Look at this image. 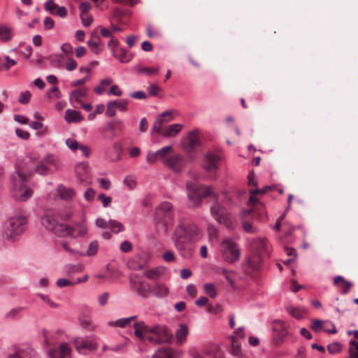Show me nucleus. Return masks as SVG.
Masks as SVG:
<instances>
[{
    "instance_id": "1",
    "label": "nucleus",
    "mask_w": 358,
    "mask_h": 358,
    "mask_svg": "<svg viewBox=\"0 0 358 358\" xmlns=\"http://www.w3.org/2000/svg\"><path fill=\"white\" fill-rule=\"evenodd\" d=\"M60 166L58 157L53 154H48L39 164L32 168L19 167L11 176L13 197L17 201H27L33 194V191L25 185L28 176L34 172L41 176L52 174L58 171Z\"/></svg>"
},
{
    "instance_id": "2",
    "label": "nucleus",
    "mask_w": 358,
    "mask_h": 358,
    "mask_svg": "<svg viewBox=\"0 0 358 358\" xmlns=\"http://www.w3.org/2000/svg\"><path fill=\"white\" fill-rule=\"evenodd\" d=\"M186 189L189 205L192 208H196L201 203L203 198L213 195L215 199L214 204L210 207V212L214 219L219 223L223 224L229 229H233L235 227L234 219L227 211L226 208L221 204V199L215 194L210 187L196 185L192 182L186 183Z\"/></svg>"
},
{
    "instance_id": "3",
    "label": "nucleus",
    "mask_w": 358,
    "mask_h": 358,
    "mask_svg": "<svg viewBox=\"0 0 358 358\" xmlns=\"http://www.w3.org/2000/svg\"><path fill=\"white\" fill-rule=\"evenodd\" d=\"M201 236V232L197 225L185 219H180L173 229L171 238L177 250L182 256H185L186 246L189 243L197 241Z\"/></svg>"
},
{
    "instance_id": "4",
    "label": "nucleus",
    "mask_w": 358,
    "mask_h": 358,
    "mask_svg": "<svg viewBox=\"0 0 358 358\" xmlns=\"http://www.w3.org/2000/svg\"><path fill=\"white\" fill-rule=\"evenodd\" d=\"M135 335L142 341H148L152 343L169 342L171 336L167 329L162 326L149 327L144 322L134 324Z\"/></svg>"
},
{
    "instance_id": "5",
    "label": "nucleus",
    "mask_w": 358,
    "mask_h": 358,
    "mask_svg": "<svg viewBox=\"0 0 358 358\" xmlns=\"http://www.w3.org/2000/svg\"><path fill=\"white\" fill-rule=\"evenodd\" d=\"M173 205L168 201L161 203L156 208L154 214V224L156 233L166 235L169 228L173 225Z\"/></svg>"
},
{
    "instance_id": "6",
    "label": "nucleus",
    "mask_w": 358,
    "mask_h": 358,
    "mask_svg": "<svg viewBox=\"0 0 358 358\" xmlns=\"http://www.w3.org/2000/svg\"><path fill=\"white\" fill-rule=\"evenodd\" d=\"M27 219L22 213H16L9 217L4 224L2 234L3 238L10 243H15L20 239L25 231Z\"/></svg>"
},
{
    "instance_id": "7",
    "label": "nucleus",
    "mask_w": 358,
    "mask_h": 358,
    "mask_svg": "<svg viewBox=\"0 0 358 358\" xmlns=\"http://www.w3.org/2000/svg\"><path fill=\"white\" fill-rule=\"evenodd\" d=\"M252 255L248 259V266L253 270L259 269L265 257L269 256L270 246L264 238L254 239L250 243Z\"/></svg>"
},
{
    "instance_id": "8",
    "label": "nucleus",
    "mask_w": 358,
    "mask_h": 358,
    "mask_svg": "<svg viewBox=\"0 0 358 358\" xmlns=\"http://www.w3.org/2000/svg\"><path fill=\"white\" fill-rule=\"evenodd\" d=\"M55 336L54 335H48L44 333V342L45 345L50 349L48 350L50 358H71V348L67 343H61L57 346L55 345Z\"/></svg>"
},
{
    "instance_id": "9",
    "label": "nucleus",
    "mask_w": 358,
    "mask_h": 358,
    "mask_svg": "<svg viewBox=\"0 0 358 358\" xmlns=\"http://www.w3.org/2000/svg\"><path fill=\"white\" fill-rule=\"evenodd\" d=\"M76 351L81 355H86L88 352L96 350L98 344L93 336L76 337L73 340Z\"/></svg>"
},
{
    "instance_id": "10",
    "label": "nucleus",
    "mask_w": 358,
    "mask_h": 358,
    "mask_svg": "<svg viewBox=\"0 0 358 358\" xmlns=\"http://www.w3.org/2000/svg\"><path fill=\"white\" fill-rule=\"evenodd\" d=\"M222 256L224 261L228 262H236L241 255L237 245L231 239H225L222 244Z\"/></svg>"
},
{
    "instance_id": "11",
    "label": "nucleus",
    "mask_w": 358,
    "mask_h": 358,
    "mask_svg": "<svg viewBox=\"0 0 358 358\" xmlns=\"http://www.w3.org/2000/svg\"><path fill=\"white\" fill-rule=\"evenodd\" d=\"M41 223L48 230L62 236L65 225L59 222L50 213L42 217Z\"/></svg>"
},
{
    "instance_id": "12",
    "label": "nucleus",
    "mask_w": 358,
    "mask_h": 358,
    "mask_svg": "<svg viewBox=\"0 0 358 358\" xmlns=\"http://www.w3.org/2000/svg\"><path fill=\"white\" fill-rule=\"evenodd\" d=\"M131 289L138 296L146 299L151 293L152 286L145 280H141L136 276L130 278Z\"/></svg>"
},
{
    "instance_id": "13",
    "label": "nucleus",
    "mask_w": 358,
    "mask_h": 358,
    "mask_svg": "<svg viewBox=\"0 0 358 358\" xmlns=\"http://www.w3.org/2000/svg\"><path fill=\"white\" fill-rule=\"evenodd\" d=\"M87 227L85 223H75L72 226L65 225L62 236L85 237L87 234Z\"/></svg>"
},
{
    "instance_id": "14",
    "label": "nucleus",
    "mask_w": 358,
    "mask_h": 358,
    "mask_svg": "<svg viewBox=\"0 0 358 358\" xmlns=\"http://www.w3.org/2000/svg\"><path fill=\"white\" fill-rule=\"evenodd\" d=\"M201 145L199 131H189L182 143L183 149L188 153L194 152Z\"/></svg>"
},
{
    "instance_id": "15",
    "label": "nucleus",
    "mask_w": 358,
    "mask_h": 358,
    "mask_svg": "<svg viewBox=\"0 0 358 358\" xmlns=\"http://www.w3.org/2000/svg\"><path fill=\"white\" fill-rule=\"evenodd\" d=\"M248 203L251 206V209L245 211L244 213L245 215L250 216L256 220H262L266 217V211L262 203L257 200L254 202L249 201Z\"/></svg>"
},
{
    "instance_id": "16",
    "label": "nucleus",
    "mask_w": 358,
    "mask_h": 358,
    "mask_svg": "<svg viewBox=\"0 0 358 358\" xmlns=\"http://www.w3.org/2000/svg\"><path fill=\"white\" fill-rule=\"evenodd\" d=\"M220 157L219 155L209 152L203 158L202 167L210 173H214L219 169Z\"/></svg>"
},
{
    "instance_id": "17",
    "label": "nucleus",
    "mask_w": 358,
    "mask_h": 358,
    "mask_svg": "<svg viewBox=\"0 0 358 358\" xmlns=\"http://www.w3.org/2000/svg\"><path fill=\"white\" fill-rule=\"evenodd\" d=\"M173 110H166L158 115L152 128V134H154L157 131H161L164 128L163 125L173 119Z\"/></svg>"
},
{
    "instance_id": "18",
    "label": "nucleus",
    "mask_w": 358,
    "mask_h": 358,
    "mask_svg": "<svg viewBox=\"0 0 358 358\" xmlns=\"http://www.w3.org/2000/svg\"><path fill=\"white\" fill-rule=\"evenodd\" d=\"M248 185L250 187L249 192L250 193V201L254 202L255 200H257L255 198V196L257 194H266L271 187L269 186H265L263 189H260L258 188H256L257 187V181L255 178V174L253 173H251L248 176Z\"/></svg>"
},
{
    "instance_id": "19",
    "label": "nucleus",
    "mask_w": 358,
    "mask_h": 358,
    "mask_svg": "<svg viewBox=\"0 0 358 358\" xmlns=\"http://www.w3.org/2000/svg\"><path fill=\"white\" fill-rule=\"evenodd\" d=\"M193 358H223V354L216 346H210L194 352Z\"/></svg>"
},
{
    "instance_id": "20",
    "label": "nucleus",
    "mask_w": 358,
    "mask_h": 358,
    "mask_svg": "<svg viewBox=\"0 0 358 358\" xmlns=\"http://www.w3.org/2000/svg\"><path fill=\"white\" fill-rule=\"evenodd\" d=\"M273 330L275 333V343L277 345L282 342L283 338L287 335V324L281 320H275L273 322Z\"/></svg>"
},
{
    "instance_id": "21",
    "label": "nucleus",
    "mask_w": 358,
    "mask_h": 358,
    "mask_svg": "<svg viewBox=\"0 0 358 358\" xmlns=\"http://www.w3.org/2000/svg\"><path fill=\"white\" fill-rule=\"evenodd\" d=\"M164 164L176 173L181 171L182 166V157L178 154H171L164 162Z\"/></svg>"
},
{
    "instance_id": "22",
    "label": "nucleus",
    "mask_w": 358,
    "mask_h": 358,
    "mask_svg": "<svg viewBox=\"0 0 358 358\" xmlns=\"http://www.w3.org/2000/svg\"><path fill=\"white\" fill-rule=\"evenodd\" d=\"M183 126L180 124H173L163 128L161 131H157V134H160L164 137H173L176 136L182 129Z\"/></svg>"
},
{
    "instance_id": "23",
    "label": "nucleus",
    "mask_w": 358,
    "mask_h": 358,
    "mask_svg": "<svg viewBox=\"0 0 358 358\" xmlns=\"http://www.w3.org/2000/svg\"><path fill=\"white\" fill-rule=\"evenodd\" d=\"M77 177L81 182H90L89 169L87 163H80L76 167Z\"/></svg>"
},
{
    "instance_id": "24",
    "label": "nucleus",
    "mask_w": 358,
    "mask_h": 358,
    "mask_svg": "<svg viewBox=\"0 0 358 358\" xmlns=\"http://www.w3.org/2000/svg\"><path fill=\"white\" fill-rule=\"evenodd\" d=\"M151 293L156 297L164 298L168 296L169 289L164 283L155 282L152 286Z\"/></svg>"
},
{
    "instance_id": "25",
    "label": "nucleus",
    "mask_w": 358,
    "mask_h": 358,
    "mask_svg": "<svg viewBox=\"0 0 358 358\" xmlns=\"http://www.w3.org/2000/svg\"><path fill=\"white\" fill-rule=\"evenodd\" d=\"M113 55L122 63H127L133 58V55L123 48L113 50Z\"/></svg>"
},
{
    "instance_id": "26",
    "label": "nucleus",
    "mask_w": 358,
    "mask_h": 358,
    "mask_svg": "<svg viewBox=\"0 0 358 358\" xmlns=\"http://www.w3.org/2000/svg\"><path fill=\"white\" fill-rule=\"evenodd\" d=\"M180 353L169 348H163L155 352L153 358H178Z\"/></svg>"
},
{
    "instance_id": "27",
    "label": "nucleus",
    "mask_w": 358,
    "mask_h": 358,
    "mask_svg": "<svg viewBox=\"0 0 358 358\" xmlns=\"http://www.w3.org/2000/svg\"><path fill=\"white\" fill-rule=\"evenodd\" d=\"M88 89L87 87H80L78 90H73L70 94V101L71 103H76L81 104V99L85 97L87 94Z\"/></svg>"
},
{
    "instance_id": "28",
    "label": "nucleus",
    "mask_w": 358,
    "mask_h": 358,
    "mask_svg": "<svg viewBox=\"0 0 358 358\" xmlns=\"http://www.w3.org/2000/svg\"><path fill=\"white\" fill-rule=\"evenodd\" d=\"M65 120L68 122H80L83 120V117L78 110L67 109L65 113Z\"/></svg>"
},
{
    "instance_id": "29",
    "label": "nucleus",
    "mask_w": 358,
    "mask_h": 358,
    "mask_svg": "<svg viewBox=\"0 0 358 358\" xmlns=\"http://www.w3.org/2000/svg\"><path fill=\"white\" fill-rule=\"evenodd\" d=\"M334 283L336 286H341L343 287V290L341 292L343 294H346L348 293L352 287V283L345 280L342 276L335 277L334 279Z\"/></svg>"
},
{
    "instance_id": "30",
    "label": "nucleus",
    "mask_w": 358,
    "mask_h": 358,
    "mask_svg": "<svg viewBox=\"0 0 358 358\" xmlns=\"http://www.w3.org/2000/svg\"><path fill=\"white\" fill-rule=\"evenodd\" d=\"M57 192L59 194L61 199L65 200L73 198L75 194V192L73 189L66 187L63 185H59L57 187Z\"/></svg>"
},
{
    "instance_id": "31",
    "label": "nucleus",
    "mask_w": 358,
    "mask_h": 358,
    "mask_svg": "<svg viewBox=\"0 0 358 358\" xmlns=\"http://www.w3.org/2000/svg\"><path fill=\"white\" fill-rule=\"evenodd\" d=\"M12 38L13 29L3 24H0V39L3 41H9Z\"/></svg>"
},
{
    "instance_id": "32",
    "label": "nucleus",
    "mask_w": 358,
    "mask_h": 358,
    "mask_svg": "<svg viewBox=\"0 0 358 358\" xmlns=\"http://www.w3.org/2000/svg\"><path fill=\"white\" fill-rule=\"evenodd\" d=\"M136 69L138 74L145 75V76H152L157 75L159 72V67H147L141 65H138L136 66Z\"/></svg>"
},
{
    "instance_id": "33",
    "label": "nucleus",
    "mask_w": 358,
    "mask_h": 358,
    "mask_svg": "<svg viewBox=\"0 0 358 358\" xmlns=\"http://www.w3.org/2000/svg\"><path fill=\"white\" fill-rule=\"evenodd\" d=\"M165 269L163 267H157L147 270L145 275L147 278L152 280H157L164 274Z\"/></svg>"
},
{
    "instance_id": "34",
    "label": "nucleus",
    "mask_w": 358,
    "mask_h": 358,
    "mask_svg": "<svg viewBox=\"0 0 358 358\" xmlns=\"http://www.w3.org/2000/svg\"><path fill=\"white\" fill-rule=\"evenodd\" d=\"M157 152L159 160H161L164 164L166 159L169 158V156L173 153V150L171 145H168L163 147L162 148L158 150Z\"/></svg>"
},
{
    "instance_id": "35",
    "label": "nucleus",
    "mask_w": 358,
    "mask_h": 358,
    "mask_svg": "<svg viewBox=\"0 0 358 358\" xmlns=\"http://www.w3.org/2000/svg\"><path fill=\"white\" fill-rule=\"evenodd\" d=\"M187 334V327L185 324H181L176 333L178 343L182 345L185 341Z\"/></svg>"
},
{
    "instance_id": "36",
    "label": "nucleus",
    "mask_w": 358,
    "mask_h": 358,
    "mask_svg": "<svg viewBox=\"0 0 358 358\" xmlns=\"http://www.w3.org/2000/svg\"><path fill=\"white\" fill-rule=\"evenodd\" d=\"M85 268V266L82 264H69L65 267V272L66 275H73L77 273L82 272Z\"/></svg>"
},
{
    "instance_id": "37",
    "label": "nucleus",
    "mask_w": 358,
    "mask_h": 358,
    "mask_svg": "<svg viewBox=\"0 0 358 358\" xmlns=\"http://www.w3.org/2000/svg\"><path fill=\"white\" fill-rule=\"evenodd\" d=\"M79 320L80 324L82 328L89 331H94L96 330V326L93 323V322L90 319L80 317Z\"/></svg>"
},
{
    "instance_id": "38",
    "label": "nucleus",
    "mask_w": 358,
    "mask_h": 358,
    "mask_svg": "<svg viewBox=\"0 0 358 358\" xmlns=\"http://www.w3.org/2000/svg\"><path fill=\"white\" fill-rule=\"evenodd\" d=\"M287 310L292 316L296 319L302 318L306 314L305 310L294 306L287 307Z\"/></svg>"
},
{
    "instance_id": "39",
    "label": "nucleus",
    "mask_w": 358,
    "mask_h": 358,
    "mask_svg": "<svg viewBox=\"0 0 358 358\" xmlns=\"http://www.w3.org/2000/svg\"><path fill=\"white\" fill-rule=\"evenodd\" d=\"M135 318L134 316L127 317V318H122L116 320L115 322L110 321L108 323V325L110 327H124L127 326L129 322L133 320Z\"/></svg>"
},
{
    "instance_id": "40",
    "label": "nucleus",
    "mask_w": 358,
    "mask_h": 358,
    "mask_svg": "<svg viewBox=\"0 0 358 358\" xmlns=\"http://www.w3.org/2000/svg\"><path fill=\"white\" fill-rule=\"evenodd\" d=\"M99 250V243L97 241H92L89 245H88V248H87V250L86 251V253L84 254H81L82 255H86L87 257H92V256H94L97 251Z\"/></svg>"
},
{
    "instance_id": "41",
    "label": "nucleus",
    "mask_w": 358,
    "mask_h": 358,
    "mask_svg": "<svg viewBox=\"0 0 358 358\" xmlns=\"http://www.w3.org/2000/svg\"><path fill=\"white\" fill-rule=\"evenodd\" d=\"M113 80L111 78H106L101 80L99 85L96 86L94 91L96 94H101L105 90V87L110 85Z\"/></svg>"
},
{
    "instance_id": "42",
    "label": "nucleus",
    "mask_w": 358,
    "mask_h": 358,
    "mask_svg": "<svg viewBox=\"0 0 358 358\" xmlns=\"http://www.w3.org/2000/svg\"><path fill=\"white\" fill-rule=\"evenodd\" d=\"M348 352L350 358H358V341L355 340L350 341Z\"/></svg>"
},
{
    "instance_id": "43",
    "label": "nucleus",
    "mask_w": 358,
    "mask_h": 358,
    "mask_svg": "<svg viewBox=\"0 0 358 358\" xmlns=\"http://www.w3.org/2000/svg\"><path fill=\"white\" fill-rule=\"evenodd\" d=\"M203 291L210 297L214 299L217 296V290L215 286L212 283H206L203 286Z\"/></svg>"
},
{
    "instance_id": "44",
    "label": "nucleus",
    "mask_w": 358,
    "mask_h": 358,
    "mask_svg": "<svg viewBox=\"0 0 358 358\" xmlns=\"http://www.w3.org/2000/svg\"><path fill=\"white\" fill-rule=\"evenodd\" d=\"M108 224H109V227H110V230L113 232L116 233V234L119 233L124 229V227L122 224V223H120L116 220H109Z\"/></svg>"
},
{
    "instance_id": "45",
    "label": "nucleus",
    "mask_w": 358,
    "mask_h": 358,
    "mask_svg": "<svg viewBox=\"0 0 358 358\" xmlns=\"http://www.w3.org/2000/svg\"><path fill=\"white\" fill-rule=\"evenodd\" d=\"M87 43L91 50L96 55L101 52L104 47L103 45H99L96 42H94L92 39H90Z\"/></svg>"
},
{
    "instance_id": "46",
    "label": "nucleus",
    "mask_w": 358,
    "mask_h": 358,
    "mask_svg": "<svg viewBox=\"0 0 358 358\" xmlns=\"http://www.w3.org/2000/svg\"><path fill=\"white\" fill-rule=\"evenodd\" d=\"M61 50H62V52L64 53V57H66L67 58L72 57L73 54V46L70 43H64L61 46Z\"/></svg>"
},
{
    "instance_id": "47",
    "label": "nucleus",
    "mask_w": 358,
    "mask_h": 358,
    "mask_svg": "<svg viewBox=\"0 0 358 358\" xmlns=\"http://www.w3.org/2000/svg\"><path fill=\"white\" fill-rule=\"evenodd\" d=\"M21 358H36L37 352L32 348L25 349L18 352Z\"/></svg>"
},
{
    "instance_id": "48",
    "label": "nucleus",
    "mask_w": 358,
    "mask_h": 358,
    "mask_svg": "<svg viewBox=\"0 0 358 358\" xmlns=\"http://www.w3.org/2000/svg\"><path fill=\"white\" fill-rule=\"evenodd\" d=\"M82 23L85 27H90L92 24L93 17L90 13H80Z\"/></svg>"
},
{
    "instance_id": "49",
    "label": "nucleus",
    "mask_w": 358,
    "mask_h": 358,
    "mask_svg": "<svg viewBox=\"0 0 358 358\" xmlns=\"http://www.w3.org/2000/svg\"><path fill=\"white\" fill-rule=\"evenodd\" d=\"M115 102L113 101H109L107 104L106 115L108 117H113L116 113Z\"/></svg>"
},
{
    "instance_id": "50",
    "label": "nucleus",
    "mask_w": 358,
    "mask_h": 358,
    "mask_svg": "<svg viewBox=\"0 0 358 358\" xmlns=\"http://www.w3.org/2000/svg\"><path fill=\"white\" fill-rule=\"evenodd\" d=\"M66 145L70 150L75 152L78 150L80 144L76 140L69 138L66 140Z\"/></svg>"
},
{
    "instance_id": "51",
    "label": "nucleus",
    "mask_w": 358,
    "mask_h": 358,
    "mask_svg": "<svg viewBox=\"0 0 358 358\" xmlns=\"http://www.w3.org/2000/svg\"><path fill=\"white\" fill-rule=\"evenodd\" d=\"M38 296L47 304L49 305L50 308H57L59 307V304L52 301L48 295L38 294Z\"/></svg>"
},
{
    "instance_id": "52",
    "label": "nucleus",
    "mask_w": 358,
    "mask_h": 358,
    "mask_svg": "<svg viewBox=\"0 0 358 358\" xmlns=\"http://www.w3.org/2000/svg\"><path fill=\"white\" fill-rule=\"evenodd\" d=\"M342 349V345L340 343H334L327 346V350L330 354H335L340 352Z\"/></svg>"
},
{
    "instance_id": "53",
    "label": "nucleus",
    "mask_w": 358,
    "mask_h": 358,
    "mask_svg": "<svg viewBox=\"0 0 358 358\" xmlns=\"http://www.w3.org/2000/svg\"><path fill=\"white\" fill-rule=\"evenodd\" d=\"M64 60V56L63 55H56L52 58V63L58 68H62L63 66Z\"/></svg>"
},
{
    "instance_id": "54",
    "label": "nucleus",
    "mask_w": 358,
    "mask_h": 358,
    "mask_svg": "<svg viewBox=\"0 0 358 358\" xmlns=\"http://www.w3.org/2000/svg\"><path fill=\"white\" fill-rule=\"evenodd\" d=\"M78 66L77 62L73 59L72 57L67 58V61L66 62L65 69L69 71H72L75 70Z\"/></svg>"
},
{
    "instance_id": "55",
    "label": "nucleus",
    "mask_w": 358,
    "mask_h": 358,
    "mask_svg": "<svg viewBox=\"0 0 358 358\" xmlns=\"http://www.w3.org/2000/svg\"><path fill=\"white\" fill-rule=\"evenodd\" d=\"M77 282H75L74 281H71L69 280L65 279V278H59L57 281V285L59 287H64L67 286H73L76 285Z\"/></svg>"
},
{
    "instance_id": "56",
    "label": "nucleus",
    "mask_w": 358,
    "mask_h": 358,
    "mask_svg": "<svg viewBox=\"0 0 358 358\" xmlns=\"http://www.w3.org/2000/svg\"><path fill=\"white\" fill-rule=\"evenodd\" d=\"M115 102L116 109H119L120 111H125L127 109L128 101L126 99H120L114 101Z\"/></svg>"
},
{
    "instance_id": "57",
    "label": "nucleus",
    "mask_w": 358,
    "mask_h": 358,
    "mask_svg": "<svg viewBox=\"0 0 358 358\" xmlns=\"http://www.w3.org/2000/svg\"><path fill=\"white\" fill-rule=\"evenodd\" d=\"M159 158L157 155V152H149L146 157V161L148 163L152 164L155 163Z\"/></svg>"
},
{
    "instance_id": "58",
    "label": "nucleus",
    "mask_w": 358,
    "mask_h": 358,
    "mask_svg": "<svg viewBox=\"0 0 358 358\" xmlns=\"http://www.w3.org/2000/svg\"><path fill=\"white\" fill-rule=\"evenodd\" d=\"M31 96V94L29 91H25L20 94L18 101L22 104H27L29 101Z\"/></svg>"
},
{
    "instance_id": "59",
    "label": "nucleus",
    "mask_w": 358,
    "mask_h": 358,
    "mask_svg": "<svg viewBox=\"0 0 358 358\" xmlns=\"http://www.w3.org/2000/svg\"><path fill=\"white\" fill-rule=\"evenodd\" d=\"M208 232L210 240L217 239L218 236V231L217 229L213 225H208Z\"/></svg>"
},
{
    "instance_id": "60",
    "label": "nucleus",
    "mask_w": 358,
    "mask_h": 358,
    "mask_svg": "<svg viewBox=\"0 0 358 358\" xmlns=\"http://www.w3.org/2000/svg\"><path fill=\"white\" fill-rule=\"evenodd\" d=\"M57 8V5L54 3L52 0L48 1L45 5V10L50 12L51 14L55 15V10Z\"/></svg>"
},
{
    "instance_id": "61",
    "label": "nucleus",
    "mask_w": 358,
    "mask_h": 358,
    "mask_svg": "<svg viewBox=\"0 0 358 358\" xmlns=\"http://www.w3.org/2000/svg\"><path fill=\"white\" fill-rule=\"evenodd\" d=\"M122 94V92L117 85H112L110 89L108 92V95H115L120 96Z\"/></svg>"
},
{
    "instance_id": "62",
    "label": "nucleus",
    "mask_w": 358,
    "mask_h": 358,
    "mask_svg": "<svg viewBox=\"0 0 358 358\" xmlns=\"http://www.w3.org/2000/svg\"><path fill=\"white\" fill-rule=\"evenodd\" d=\"M21 308H13L5 315V317L7 319H14L21 311Z\"/></svg>"
},
{
    "instance_id": "63",
    "label": "nucleus",
    "mask_w": 358,
    "mask_h": 358,
    "mask_svg": "<svg viewBox=\"0 0 358 358\" xmlns=\"http://www.w3.org/2000/svg\"><path fill=\"white\" fill-rule=\"evenodd\" d=\"M124 183L125 185L128 187L129 189H134L136 186V181L131 176L126 177L125 179L124 180Z\"/></svg>"
},
{
    "instance_id": "64",
    "label": "nucleus",
    "mask_w": 358,
    "mask_h": 358,
    "mask_svg": "<svg viewBox=\"0 0 358 358\" xmlns=\"http://www.w3.org/2000/svg\"><path fill=\"white\" fill-rule=\"evenodd\" d=\"M163 259L167 262H172L175 260V255L171 250L166 251L163 255Z\"/></svg>"
}]
</instances>
